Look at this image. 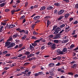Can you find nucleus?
Wrapping results in <instances>:
<instances>
[{
    "mask_svg": "<svg viewBox=\"0 0 78 78\" xmlns=\"http://www.w3.org/2000/svg\"><path fill=\"white\" fill-rule=\"evenodd\" d=\"M58 27V26H54L53 27V29L51 31H53V30H55V29L56 28Z\"/></svg>",
    "mask_w": 78,
    "mask_h": 78,
    "instance_id": "nucleus-27",
    "label": "nucleus"
},
{
    "mask_svg": "<svg viewBox=\"0 0 78 78\" xmlns=\"http://www.w3.org/2000/svg\"><path fill=\"white\" fill-rule=\"evenodd\" d=\"M15 27V25L14 24H11L8 27H7V28L9 29V28H14Z\"/></svg>",
    "mask_w": 78,
    "mask_h": 78,
    "instance_id": "nucleus-5",
    "label": "nucleus"
},
{
    "mask_svg": "<svg viewBox=\"0 0 78 78\" xmlns=\"http://www.w3.org/2000/svg\"><path fill=\"white\" fill-rule=\"evenodd\" d=\"M3 53H4V54H6V53H8V51H3Z\"/></svg>",
    "mask_w": 78,
    "mask_h": 78,
    "instance_id": "nucleus-47",
    "label": "nucleus"
},
{
    "mask_svg": "<svg viewBox=\"0 0 78 78\" xmlns=\"http://www.w3.org/2000/svg\"><path fill=\"white\" fill-rule=\"evenodd\" d=\"M47 9L48 10L51 9H53V7L51 6H49L47 8Z\"/></svg>",
    "mask_w": 78,
    "mask_h": 78,
    "instance_id": "nucleus-19",
    "label": "nucleus"
},
{
    "mask_svg": "<svg viewBox=\"0 0 78 78\" xmlns=\"http://www.w3.org/2000/svg\"><path fill=\"white\" fill-rule=\"evenodd\" d=\"M49 72L50 73V75L51 76H55V73H53V71H49Z\"/></svg>",
    "mask_w": 78,
    "mask_h": 78,
    "instance_id": "nucleus-12",
    "label": "nucleus"
},
{
    "mask_svg": "<svg viewBox=\"0 0 78 78\" xmlns=\"http://www.w3.org/2000/svg\"><path fill=\"white\" fill-rule=\"evenodd\" d=\"M69 41V40L67 39L66 40H64L62 41V43L63 44H65V43H66L67 42Z\"/></svg>",
    "mask_w": 78,
    "mask_h": 78,
    "instance_id": "nucleus-10",
    "label": "nucleus"
},
{
    "mask_svg": "<svg viewBox=\"0 0 78 78\" xmlns=\"http://www.w3.org/2000/svg\"><path fill=\"white\" fill-rule=\"evenodd\" d=\"M10 10L9 9H6L5 10V12H8V11H9Z\"/></svg>",
    "mask_w": 78,
    "mask_h": 78,
    "instance_id": "nucleus-48",
    "label": "nucleus"
},
{
    "mask_svg": "<svg viewBox=\"0 0 78 78\" xmlns=\"http://www.w3.org/2000/svg\"><path fill=\"white\" fill-rule=\"evenodd\" d=\"M65 27V24H63L60 26V28H63V27Z\"/></svg>",
    "mask_w": 78,
    "mask_h": 78,
    "instance_id": "nucleus-39",
    "label": "nucleus"
},
{
    "mask_svg": "<svg viewBox=\"0 0 78 78\" xmlns=\"http://www.w3.org/2000/svg\"><path fill=\"white\" fill-rule=\"evenodd\" d=\"M9 68H10L9 67H5V68H4V69L5 70H7L9 69Z\"/></svg>",
    "mask_w": 78,
    "mask_h": 78,
    "instance_id": "nucleus-46",
    "label": "nucleus"
},
{
    "mask_svg": "<svg viewBox=\"0 0 78 78\" xmlns=\"http://www.w3.org/2000/svg\"><path fill=\"white\" fill-rule=\"evenodd\" d=\"M56 44L55 43H51V48L52 50H55L56 48Z\"/></svg>",
    "mask_w": 78,
    "mask_h": 78,
    "instance_id": "nucleus-2",
    "label": "nucleus"
},
{
    "mask_svg": "<svg viewBox=\"0 0 78 78\" xmlns=\"http://www.w3.org/2000/svg\"><path fill=\"white\" fill-rule=\"evenodd\" d=\"M12 41V36H11L9 37L8 39V41Z\"/></svg>",
    "mask_w": 78,
    "mask_h": 78,
    "instance_id": "nucleus-16",
    "label": "nucleus"
},
{
    "mask_svg": "<svg viewBox=\"0 0 78 78\" xmlns=\"http://www.w3.org/2000/svg\"><path fill=\"white\" fill-rule=\"evenodd\" d=\"M20 75H22V74L20 73H19L18 74H16V76H20Z\"/></svg>",
    "mask_w": 78,
    "mask_h": 78,
    "instance_id": "nucleus-45",
    "label": "nucleus"
},
{
    "mask_svg": "<svg viewBox=\"0 0 78 78\" xmlns=\"http://www.w3.org/2000/svg\"><path fill=\"white\" fill-rule=\"evenodd\" d=\"M20 33H25V30H22L20 31Z\"/></svg>",
    "mask_w": 78,
    "mask_h": 78,
    "instance_id": "nucleus-49",
    "label": "nucleus"
},
{
    "mask_svg": "<svg viewBox=\"0 0 78 78\" xmlns=\"http://www.w3.org/2000/svg\"><path fill=\"white\" fill-rule=\"evenodd\" d=\"M44 48H45V47L44 46H42L41 47V50H44Z\"/></svg>",
    "mask_w": 78,
    "mask_h": 78,
    "instance_id": "nucleus-53",
    "label": "nucleus"
},
{
    "mask_svg": "<svg viewBox=\"0 0 78 78\" xmlns=\"http://www.w3.org/2000/svg\"><path fill=\"white\" fill-rule=\"evenodd\" d=\"M48 18H50L49 16H46V17H44V19H48Z\"/></svg>",
    "mask_w": 78,
    "mask_h": 78,
    "instance_id": "nucleus-56",
    "label": "nucleus"
},
{
    "mask_svg": "<svg viewBox=\"0 0 78 78\" xmlns=\"http://www.w3.org/2000/svg\"><path fill=\"white\" fill-rule=\"evenodd\" d=\"M51 23V21H50L49 20H48L47 21V27H48L49 26V25H50Z\"/></svg>",
    "mask_w": 78,
    "mask_h": 78,
    "instance_id": "nucleus-14",
    "label": "nucleus"
},
{
    "mask_svg": "<svg viewBox=\"0 0 78 78\" xmlns=\"http://www.w3.org/2000/svg\"><path fill=\"white\" fill-rule=\"evenodd\" d=\"M55 64L53 63H50L48 65V67H53L54 66Z\"/></svg>",
    "mask_w": 78,
    "mask_h": 78,
    "instance_id": "nucleus-11",
    "label": "nucleus"
},
{
    "mask_svg": "<svg viewBox=\"0 0 78 78\" xmlns=\"http://www.w3.org/2000/svg\"><path fill=\"white\" fill-rule=\"evenodd\" d=\"M67 51V49L66 48H63L62 50L63 52H66V51Z\"/></svg>",
    "mask_w": 78,
    "mask_h": 78,
    "instance_id": "nucleus-20",
    "label": "nucleus"
},
{
    "mask_svg": "<svg viewBox=\"0 0 78 78\" xmlns=\"http://www.w3.org/2000/svg\"><path fill=\"white\" fill-rule=\"evenodd\" d=\"M29 64H30L29 62H26L24 64V66H27V65Z\"/></svg>",
    "mask_w": 78,
    "mask_h": 78,
    "instance_id": "nucleus-51",
    "label": "nucleus"
},
{
    "mask_svg": "<svg viewBox=\"0 0 78 78\" xmlns=\"http://www.w3.org/2000/svg\"><path fill=\"white\" fill-rule=\"evenodd\" d=\"M58 72H61L62 73H64V70H62L61 69H58Z\"/></svg>",
    "mask_w": 78,
    "mask_h": 78,
    "instance_id": "nucleus-32",
    "label": "nucleus"
},
{
    "mask_svg": "<svg viewBox=\"0 0 78 78\" xmlns=\"http://www.w3.org/2000/svg\"><path fill=\"white\" fill-rule=\"evenodd\" d=\"M30 48L31 50H33V49L34 48V47L32 46V45H31V44H30Z\"/></svg>",
    "mask_w": 78,
    "mask_h": 78,
    "instance_id": "nucleus-25",
    "label": "nucleus"
},
{
    "mask_svg": "<svg viewBox=\"0 0 78 78\" xmlns=\"http://www.w3.org/2000/svg\"><path fill=\"white\" fill-rule=\"evenodd\" d=\"M16 30L17 31H19V32H20V28H18V29H16Z\"/></svg>",
    "mask_w": 78,
    "mask_h": 78,
    "instance_id": "nucleus-58",
    "label": "nucleus"
},
{
    "mask_svg": "<svg viewBox=\"0 0 78 78\" xmlns=\"http://www.w3.org/2000/svg\"><path fill=\"white\" fill-rule=\"evenodd\" d=\"M10 44H11V43L10 42L8 41H7L6 42L5 44V46L7 47V46H8V45H9Z\"/></svg>",
    "mask_w": 78,
    "mask_h": 78,
    "instance_id": "nucleus-8",
    "label": "nucleus"
},
{
    "mask_svg": "<svg viewBox=\"0 0 78 78\" xmlns=\"http://www.w3.org/2000/svg\"><path fill=\"white\" fill-rule=\"evenodd\" d=\"M59 31H61V30L59 27H57L56 28L55 30V32H54V34H58V33H59Z\"/></svg>",
    "mask_w": 78,
    "mask_h": 78,
    "instance_id": "nucleus-1",
    "label": "nucleus"
},
{
    "mask_svg": "<svg viewBox=\"0 0 78 78\" xmlns=\"http://www.w3.org/2000/svg\"><path fill=\"white\" fill-rule=\"evenodd\" d=\"M25 16L24 15H23L20 18V19H21V20L22 19H25Z\"/></svg>",
    "mask_w": 78,
    "mask_h": 78,
    "instance_id": "nucleus-37",
    "label": "nucleus"
},
{
    "mask_svg": "<svg viewBox=\"0 0 78 78\" xmlns=\"http://www.w3.org/2000/svg\"><path fill=\"white\" fill-rule=\"evenodd\" d=\"M75 8H78V3L76 4L75 6Z\"/></svg>",
    "mask_w": 78,
    "mask_h": 78,
    "instance_id": "nucleus-57",
    "label": "nucleus"
},
{
    "mask_svg": "<svg viewBox=\"0 0 78 78\" xmlns=\"http://www.w3.org/2000/svg\"><path fill=\"white\" fill-rule=\"evenodd\" d=\"M63 17H64L63 16H60L58 18L57 20H61Z\"/></svg>",
    "mask_w": 78,
    "mask_h": 78,
    "instance_id": "nucleus-23",
    "label": "nucleus"
},
{
    "mask_svg": "<svg viewBox=\"0 0 78 78\" xmlns=\"http://www.w3.org/2000/svg\"><path fill=\"white\" fill-rule=\"evenodd\" d=\"M56 58L58 60H60V59H61V56H58Z\"/></svg>",
    "mask_w": 78,
    "mask_h": 78,
    "instance_id": "nucleus-38",
    "label": "nucleus"
},
{
    "mask_svg": "<svg viewBox=\"0 0 78 78\" xmlns=\"http://www.w3.org/2000/svg\"><path fill=\"white\" fill-rule=\"evenodd\" d=\"M41 74L40 72L35 74L34 76H38L39 75V74Z\"/></svg>",
    "mask_w": 78,
    "mask_h": 78,
    "instance_id": "nucleus-33",
    "label": "nucleus"
},
{
    "mask_svg": "<svg viewBox=\"0 0 78 78\" xmlns=\"http://www.w3.org/2000/svg\"><path fill=\"white\" fill-rule=\"evenodd\" d=\"M57 53L58 55H63L64 52L63 51H61L60 49H58L57 51Z\"/></svg>",
    "mask_w": 78,
    "mask_h": 78,
    "instance_id": "nucleus-3",
    "label": "nucleus"
},
{
    "mask_svg": "<svg viewBox=\"0 0 78 78\" xmlns=\"http://www.w3.org/2000/svg\"><path fill=\"white\" fill-rule=\"evenodd\" d=\"M73 47H75V45L73 44H72L70 46V48H73Z\"/></svg>",
    "mask_w": 78,
    "mask_h": 78,
    "instance_id": "nucleus-34",
    "label": "nucleus"
},
{
    "mask_svg": "<svg viewBox=\"0 0 78 78\" xmlns=\"http://www.w3.org/2000/svg\"><path fill=\"white\" fill-rule=\"evenodd\" d=\"M69 26H68V27L66 28V31H70V30L69 29Z\"/></svg>",
    "mask_w": 78,
    "mask_h": 78,
    "instance_id": "nucleus-31",
    "label": "nucleus"
},
{
    "mask_svg": "<svg viewBox=\"0 0 78 78\" xmlns=\"http://www.w3.org/2000/svg\"><path fill=\"white\" fill-rule=\"evenodd\" d=\"M14 46V42L11 43L10 45L8 46V48H11V47H12Z\"/></svg>",
    "mask_w": 78,
    "mask_h": 78,
    "instance_id": "nucleus-6",
    "label": "nucleus"
},
{
    "mask_svg": "<svg viewBox=\"0 0 78 78\" xmlns=\"http://www.w3.org/2000/svg\"><path fill=\"white\" fill-rule=\"evenodd\" d=\"M3 26H1L0 28V33L3 31Z\"/></svg>",
    "mask_w": 78,
    "mask_h": 78,
    "instance_id": "nucleus-28",
    "label": "nucleus"
},
{
    "mask_svg": "<svg viewBox=\"0 0 78 78\" xmlns=\"http://www.w3.org/2000/svg\"><path fill=\"white\" fill-rule=\"evenodd\" d=\"M76 32V30H74L73 31V33L72 34V35H74L75 34V32Z\"/></svg>",
    "mask_w": 78,
    "mask_h": 78,
    "instance_id": "nucleus-42",
    "label": "nucleus"
},
{
    "mask_svg": "<svg viewBox=\"0 0 78 78\" xmlns=\"http://www.w3.org/2000/svg\"><path fill=\"white\" fill-rule=\"evenodd\" d=\"M50 37H51V38H52V37H53V35H49Z\"/></svg>",
    "mask_w": 78,
    "mask_h": 78,
    "instance_id": "nucleus-63",
    "label": "nucleus"
},
{
    "mask_svg": "<svg viewBox=\"0 0 78 78\" xmlns=\"http://www.w3.org/2000/svg\"><path fill=\"white\" fill-rule=\"evenodd\" d=\"M59 36L58 35H56V36H55L54 37V39H58V38H59Z\"/></svg>",
    "mask_w": 78,
    "mask_h": 78,
    "instance_id": "nucleus-17",
    "label": "nucleus"
},
{
    "mask_svg": "<svg viewBox=\"0 0 78 78\" xmlns=\"http://www.w3.org/2000/svg\"><path fill=\"white\" fill-rule=\"evenodd\" d=\"M34 27H35V24H33L31 27V28H34Z\"/></svg>",
    "mask_w": 78,
    "mask_h": 78,
    "instance_id": "nucleus-50",
    "label": "nucleus"
},
{
    "mask_svg": "<svg viewBox=\"0 0 78 78\" xmlns=\"http://www.w3.org/2000/svg\"><path fill=\"white\" fill-rule=\"evenodd\" d=\"M26 37H27V36H25L22 37V39H25L26 38Z\"/></svg>",
    "mask_w": 78,
    "mask_h": 78,
    "instance_id": "nucleus-55",
    "label": "nucleus"
},
{
    "mask_svg": "<svg viewBox=\"0 0 78 78\" xmlns=\"http://www.w3.org/2000/svg\"><path fill=\"white\" fill-rule=\"evenodd\" d=\"M54 5H55V6H59V5H59V3H56L54 4Z\"/></svg>",
    "mask_w": 78,
    "mask_h": 78,
    "instance_id": "nucleus-30",
    "label": "nucleus"
},
{
    "mask_svg": "<svg viewBox=\"0 0 78 78\" xmlns=\"http://www.w3.org/2000/svg\"><path fill=\"white\" fill-rule=\"evenodd\" d=\"M32 46H36L37 45V43H34L32 44Z\"/></svg>",
    "mask_w": 78,
    "mask_h": 78,
    "instance_id": "nucleus-35",
    "label": "nucleus"
},
{
    "mask_svg": "<svg viewBox=\"0 0 78 78\" xmlns=\"http://www.w3.org/2000/svg\"><path fill=\"white\" fill-rule=\"evenodd\" d=\"M36 66H33L32 67V69H35V68H36Z\"/></svg>",
    "mask_w": 78,
    "mask_h": 78,
    "instance_id": "nucleus-61",
    "label": "nucleus"
},
{
    "mask_svg": "<svg viewBox=\"0 0 78 78\" xmlns=\"http://www.w3.org/2000/svg\"><path fill=\"white\" fill-rule=\"evenodd\" d=\"M77 34H75V35H73V37H75L76 38H77Z\"/></svg>",
    "mask_w": 78,
    "mask_h": 78,
    "instance_id": "nucleus-54",
    "label": "nucleus"
},
{
    "mask_svg": "<svg viewBox=\"0 0 78 78\" xmlns=\"http://www.w3.org/2000/svg\"><path fill=\"white\" fill-rule=\"evenodd\" d=\"M73 20V18H70L69 19V20H70V22H71V21H72V20Z\"/></svg>",
    "mask_w": 78,
    "mask_h": 78,
    "instance_id": "nucleus-60",
    "label": "nucleus"
},
{
    "mask_svg": "<svg viewBox=\"0 0 78 78\" xmlns=\"http://www.w3.org/2000/svg\"><path fill=\"white\" fill-rule=\"evenodd\" d=\"M23 56V55L22 54H18L17 55V57H19V58H20V57H21Z\"/></svg>",
    "mask_w": 78,
    "mask_h": 78,
    "instance_id": "nucleus-36",
    "label": "nucleus"
},
{
    "mask_svg": "<svg viewBox=\"0 0 78 78\" xmlns=\"http://www.w3.org/2000/svg\"><path fill=\"white\" fill-rule=\"evenodd\" d=\"M25 55H29L30 54V51H26L25 53Z\"/></svg>",
    "mask_w": 78,
    "mask_h": 78,
    "instance_id": "nucleus-26",
    "label": "nucleus"
},
{
    "mask_svg": "<svg viewBox=\"0 0 78 78\" xmlns=\"http://www.w3.org/2000/svg\"><path fill=\"white\" fill-rule=\"evenodd\" d=\"M31 73V72H28L26 74V76H30V74Z\"/></svg>",
    "mask_w": 78,
    "mask_h": 78,
    "instance_id": "nucleus-18",
    "label": "nucleus"
},
{
    "mask_svg": "<svg viewBox=\"0 0 78 78\" xmlns=\"http://www.w3.org/2000/svg\"><path fill=\"white\" fill-rule=\"evenodd\" d=\"M43 39V38H40V39H39L38 40H37L36 41H35V42H34V43H38L41 41H42Z\"/></svg>",
    "mask_w": 78,
    "mask_h": 78,
    "instance_id": "nucleus-7",
    "label": "nucleus"
},
{
    "mask_svg": "<svg viewBox=\"0 0 78 78\" xmlns=\"http://www.w3.org/2000/svg\"><path fill=\"white\" fill-rule=\"evenodd\" d=\"M40 18V16H35L34 18V20H37L39 19Z\"/></svg>",
    "mask_w": 78,
    "mask_h": 78,
    "instance_id": "nucleus-13",
    "label": "nucleus"
},
{
    "mask_svg": "<svg viewBox=\"0 0 78 78\" xmlns=\"http://www.w3.org/2000/svg\"><path fill=\"white\" fill-rule=\"evenodd\" d=\"M64 12V10H60L58 12V15H61V14H62V13H63Z\"/></svg>",
    "mask_w": 78,
    "mask_h": 78,
    "instance_id": "nucleus-4",
    "label": "nucleus"
},
{
    "mask_svg": "<svg viewBox=\"0 0 78 78\" xmlns=\"http://www.w3.org/2000/svg\"><path fill=\"white\" fill-rule=\"evenodd\" d=\"M69 75H73V74L72 73H68Z\"/></svg>",
    "mask_w": 78,
    "mask_h": 78,
    "instance_id": "nucleus-62",
    "label": "nucleus"
},
{
    "mask_svg": "<svg viewBox=\"0 0 78 78\" xmlns=\"http://www.w3.org/2000/svg\"><path fill=\"white\" fill-rule=\"evenodd\" d=\"M25 34H27V35H28V30H26V31H25Z\"/></svg>",
    "mask_w": 78,
    "mask_h": 78,
    "instance_id": "nucleus-44",
    "label": "nucleus"
},
{
    "mask_svg": "<svg viewBox=\"0 0 78 78\" xmlns=\"http://www.w3.org/2000/svg\"><path fill=\"white\" fill-rule=\"evenodd\" d=\"M61 63L59 62H58V64L55 65L56 66H61Z\"/></svg>",
    "mask_w": 78,
    "mask_h": 78,
    "instance_id": "nucleus-43",
    "label": "nucleus"
},
{
    "mask_svg": "<svg viewBox=\"0 0 78 78\" xmlns=\"http://www.w3.org/2000/svg\"><path fill=\"white\" fill-rule=\"evenodd\" d=\"M70 16V14L67 13V14H66L65 15V17L66 19H67L68 17H69Z\"/></svg>",
    "mask_w": 78,
    "mask_h": 78,
    "instance_id": "nucleus-15",
    "label": "nucleus"
},
{
    "mask_svg": "<svg viewBox=\"0 0 78 78\" xmlns=\"http://www.w3.org/2000/svg\"><path fill=\"white\" fill-rule=\"evenodd\" d=\"M16 43H19V42H20V41L18 40H16Z\"/></svg>",
    "mask_w": 78,
    "mask_h": 78,
    "instance_id": "nucleus-52",
    "label": "nucleus"
},
{
    "mask_svg": "<svg viewBox=\"0 0 78 78\" xmlns=\"http://www.w3.org/2000/svg\"><path fill=\"white\" fill-rule=\"evenodd\" d=\"M54 42L56 44H58V43L59 42V40H54Z\"/></svg>",
    "mask_w": 78,
    "mask_h": 78,
    "instance_id": "nucleus-22",
    "label": "nucleus"
},
{
    "mask_svg": "<svg viewBox=\"0 0 78 78\" xmlns=\"http://www.w3.org/2000/svg\"><path fill=\"white\" fill-rule=\"evenodd\" d=\"M45 9V6H43L41 8L40 10L42 11V10H44V9Z\"/></svg>",
    "mask_w": 78,
    "mask_h": 78,
    "instance_id": "nucleus-29",
    "label": "nucleus"
},
{
    "mask_svg": "<svg viewBox=\"0 0 78 78\" xmlns=\"http://www.w3.org/2000/svg\"><path fill=\"white\" fill-rule=\"evenodd\" d=\"M16 12V10H12L11 11V13L12 15H13V14H14V12Z\"/></svg>",
    "mask_w": 78,
    "mask_h": 78,
    "instance_id": "nucleus-24",
    "label": "nucleus"
},
{
    "mask_svg": "<svg viewBox=\"0 0 78 78\" xmlns=\"http://www.w3.org/2000/svg\"><path fill=\"white\" fill-rule=\"evenodd\" d=\"M76 66H77V65H76V64H74L73 65V66H72V67L73 68H75V67H76Z\"/></svg>",
    "mask_w": 78,
    "mask_h": 78,
    "instance_id": "nucleus-41",
    "label": "nucleus"
},
{
    "mask_svg": "<svg viewBox=\"0 0 78 78\" xmlns=\"http://www.w3.org/2000/svg\"><path fill=\"white\" fill-rule=\"evenodd\" d=\"M5 3H2L0 5V6H1V7H3L4 6H5Z\"/></svg>",
    "mask_w": 78,
    "mask_h": 78,
    "instance_id": "nucleus-40",
    "label": "nucleus"
},
{
    "mask_svg": "<svg viewBox=\"0 0 78 78\" xmlns=\"http://www.w3.org/2000/svg\"><path fill=\"white\" fill-rule=\"evenodd\" d=\"M34 55L33 54H31L27 56V57L28 58H30V57H32V56H33Z\"/></svg>",
    "mask_w": 78,
    "mask_h": 78,
    "instance_id": "nucleus-21",
    "label": "nucleus"
},
{
    "mask_svg": "<svg viewBox=\"0 0 78 78\" xmlns=\"http://www.w3.org/2000/svg\"><path fill=\"white\" fill-rule=\"evenodd\" d=\"M8 63H12V61H9L8 62Z\"/></svg>",
    "mask_w": 78,
    "mask_h": 78,
    "instance_id": "nucleus-64",
    "label": "nucleus"
},
{
    "mask_svg": "<svg viewBox=\"0 0 78 78\" xmlns=\"http://www.w3.org/2000/svg\"><path fill=\"white\" fill-rule=\"evenodd\" d=\"M57 12H58V10H55L54 12L55 14H57Z\"/></svg>",
    "mask_w": 78,
    "mask_h": 78,
    "instance_id": "nucleus-59",
    "label": "nucleus"
},
{
    "mask_svg": "<svg viewBox=\"0 0 78 78\" xmlns=\"http://www.w3.org/2000/svg\"><path fill=\"white\" fill-rule=\"evenodd\" d=\"M18 34L17 33H16L15 34L13 35L12 37L13 38H16V37H17V36H18Z\"/></svg>",
    "mask_w": 78,
    "mask_h": 78,
    "instance_id": "nucleus-9",
    "label": "nucleus"
}]
</instances>
